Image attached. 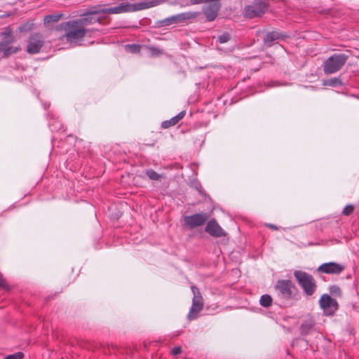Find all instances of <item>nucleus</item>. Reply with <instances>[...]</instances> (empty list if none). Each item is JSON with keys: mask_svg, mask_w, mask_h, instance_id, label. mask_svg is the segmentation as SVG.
I'll return each mask as SVG.
<instances>
[{"mask_svg": "<svg viewBox=\"0 0 359 359\" xmlns=\"http://www.w3.org/2000/svg\"><path fill=\"white\" fill-rule=\"evenodd\" d=\"M161 2V0H145L142 2L133 4H122L116 7L101 8L87 12L82 14L81 18L76 20L83 27L86 28L87 26L96 22L103 24V21L106 19V17L100 16L101 14H116L126 12H134L158 6Z\"/></svg>", "mask_w": 359, "mask_h": 359, "instance_id": "1", "label": "nucleus"}, {"mask_svg": "<svg viewBox=\"0 0 359 359\" xmlns=\"http://www.w3.org/2000/svg\"><path fill=\"white\" fill-rule=\"evenodd\" d=\"M61 25L64 27L65 31L62 37L65 38L67 41L70 43H78L84 39L89 32V29L83 27L76 19L63 22Z\"/></svg>", "mask_w": 359, "mask_h": 359, "instance_id": "2", "label": "nucleus"}, {"mask_svg": "<svg viewBox=\"0 0 359 359\" xmlns=\"http://www.w3.org/2000/svg\"><path fill=\"white\" fill-rule=\"evenodd\" d=\"M274 289L278 298L284 301L297 300L299 296L297 287L291 280H277Z\"/></svg>", "mask_w": 359, "mask_h": 359, "instance_id": "3", "label": "nucleus"}, {"mask_svg": "<svg viewBox=\"0 0 359 359\" xmlns=\"http://www.w3.org/2000/svg\"><path fill=\"white\" fill-rule=\"evenodd\" d=\"M294 276L307 296H312L317 288L313 276L305 271H294Z\"/></svg>", "mask_w": 359, "mask_h": 359, "instance_id": "4", "label": "nucleus"}, {"mask_svg": "<svg viewBox=\"0 0 359 359\" xmlns=\"http://www.w3.org/2000/svg\"><path fill=\"white\" fill-rule=\"evenodd\" d=\"M201 15L199 11H189L179 13L168 18H166L161 21L162 26H170L177 24H189L193 22Z\"/></svg>", "mask_w": 359, "mask_h": 359, "instance_id": "5", "label": "nucleus"}, {"mask_svg": "<svg viewBox=\"0 0 359 359\" xmlns=\"http://www.w3.org/2000/svg\"><path fill=\"white\" fill-rule=\"evenodd\" d=\"M348 60L345 54H334L328 57L323 65V71L326 74H334L341 69Z\"/></svg>", "mask_w": 359, "mask_h": 359, "instance_id": "6", "label": "nucleus"}, {"mask_svg": "<svg viewBox=\"0 0 359 359\" xmlns=\"http://www.w3.org/2000/svg\"><path fill=\"white\" fill-rule=\"evenodd\" d=\"M2 40L0 41V55L4 57H7L18 51V48H14L11 44L14 42L15 39L12 34V31L9 28L5 29L1 33Z\"/></svg>", "mask_w": 359, "mask_h": 359, "instance_id": "7", "label": "nucleus"}, {"mask_svg": "<svg viewBox=\"0 0 359 359\" xmlns=\"http://www.w3.org/2000/svg\"><path fill=\"white\" fill-rule=\"evenodd\" d=\"M269 5L263 0H255L251 5L246 6L244 15L248 18L260 17L265 13Z\"/></svg>", "mask_w": 359, "mask_h": 359, "instance_id": "8", "label": "nucleus"}, {"mask_svg": "<svg viewBox=\"0 0 359 359\" xmlns=\"http://www.w3.org/2000/svg\"><path fill=\"white\" fill-rule=\"evenodd\" d=\"M207 213H196L189 216L183 217L184 226L191 230L195 228L202 226L208 219Z\"/></svg>", "mask_w": 359, "mask_h": 359, "instance_id": "9", "label": "nucleus"}, {"mask_svg": "<svg viewBox=\"0 0 359 359\" xmlns=\"http://www.w3.org/2000/svg\"><path fill=\"white\" fill-rule=\"evenodd\" d=\"M319 304L326 316L334 315L339 308L337 302L326 294L321 296Z\"/></svg>", "mask_w": 359, "mask_h": 359, "instance_id": "10", "label": "nucleus"}, {"mask_svg": "<svg viewBox=\"0 0 359 359\" xmlns=\"http://www.w3.org/2000/svg\"><path fill=\"white\" fill-rule=\"evenodd\" d=\"M43 45L44 40L41 34H32L27 40V52L31 55L39 53Z\"/></svg>", "mask_w": 359, "mask_h": 359, "instance_id": "11", "label": "nucleus"}, {"mask_svg": "<svg viewBox=\"0 0 359 359\" xmlns=\"http://www.w3.org/2000/svg\"><path fill=\"white\" fill-rule=\"evenodd\" d=\"M208 3L210 4L204 6L202 11L206 18V20L212 22L217 18L221 8V4L220 1H209Z\"/></svg>", "mask_w": 359, "mask_h": 359, "instance_id": "12", "label": "nucleus"}, {"mask_svg": "<svg viewBox=\"0 0 359 359\" xmlns=\"http://www.w3.org/2000/svg\"><path fill=\"white\" fill-rule=\"evenodd\" d=\"M345 266L341 264L330 262L324 263L317 268V271L325 274L338 275L344 271Z\"/></svg>", "mask_w": 359, "mask_h": 359, "instance_id": "13", "label": "nucleus"}, {"mask_svg": "<svg viewBox=\"0 0 359 359\" xmlns=\"http://www.w3.org/2000/svg\"><path fill=\"white\" fill-rule=\"evenodd\" d=\"M205 231L211 236L215 238L223 237L226 235L215 219L210 220L207 223Z\"/></svg>", "mask_w": 359, "mask_h": 359, "instance_id": "14", "label": "nucleus"}, {"mask_svg": "<svg viewBox=\"0 0 359 359\" xmlns=\"http://www.w3.org/2000/svg\"><path fill=\"white\" fill-rule=\"evenodd\" d=\"M204 306L203 299H192V304L187 315L189 320L197 318L199 313L203 310Z\"/></svg>", "mask_w": 359, "mask_h": 359, "instance_id": "15", "label": "nucleus"}, {"mask_svg": "<svg viewBox=\"0 0 359 359\" xmlns=\"http://www.w3.org/2000/svg\"><path fill=\"white\" fill-rule=\"evenodd\" d=\"M316 325L315 320L312 318H308L304 320L300 326V332L302 335H307L314 328Z\"/></svg>", "mask_w": 359, "mask_h": 359, "instance_id": "16", "label": "nucleus"}, {"mask_svg": "<svg viewBox=\"0 0 359 359\" xmlns=\"http://www.w3.org/2000/svg\"><path fill=\"white\" fill-rule=\"evenodd\" d=\"M186 111H182L177 115L171 118L170 120L163 121L161 123V127L163 128L166 129L171 126H175L176 124L178 123L180 121H181L184 117Z\"/></svg>", "mask_w": 359, "mask_h": 359, "instance_id": "17", "label": "nucleus"}, {"mask_svg": "<svg viewBox=\"0 0 359 359\" xmlns=\"http://www.w3.org/2000/svg\"><path fill=\"white\" fill-rule=\"evenodd\" d=\"M63 15H64L62 13L47 15L43 18V25L45 26H50L57 23L63 18Z\"/></svg>", "mask_w": 359, "mask_h": 359, "instance_id": "18", "label": "nucleus"}, {"mask_svg": "<svg viewBox=\"0 0 359 359\" xmlns=\"http://www.w3.org/2000/svg\"><path fill=\"white\" fill-rule=\"evenodd\" d=\"M281 38L282 35L280 33L273 31L266 34V36L264 37V42L266 45L271 46L274 41Z\"/></svg>", "mask_w": 359, "mask_h": 359, "instance_id": "19", "label": "nucleus"}, {"mask_svg": "<svg viewBox=\"0 0 359 359\" xmlns=\"http://www.w3.org/2000/svg\"><path fill=\"white\" fill-rule=\"evenodd\" d=\"M126 51L133 53L137 54L140 53L142 49V46L136 43L126 44L124 46Z\"/></svg>", "mask_w": 359, "mask_h": 359, "instance_id": "20", "label": "nucleus"}, {"mask_svg": "<svg viewBox=\"0 0 359 359\" xmlns=\"http://www.w3.org/2000/svg\"><path fill=\"white\" fill-rule=\"evenodd\" d=\"M273 299L269 294H263L259 299V304L265 308H268L272 305Z\"/></svg>", "mask_w": 359, "mask_h": 359, "instance_id": "21", "label": "nucleus"}, {"mask_svg": "<svg viewBox=\"0 0 359 359\" xmlns=\"http://www.w3.org/2000/svg\"><path fill=\"white\" fill-rule=\"evenodd\" d=\"M341 81L338 78H332V79H326V80H324L323 81V84L324 86H340L341 85Z\"/></svg>", "mask_w": 359, "mask_h": 359, "instance_id": "22", "label": "nucleus"}, {"mask_svg": "<svg viewBox=\"0 0 359 359\" xmlns=\"http://www.w3.org/2000/svg\"><path fill=\"white\" fill-rule=\"evenodd\" d=\"M147 48L150 51L151 57H158L162 55L164 53L163 50L158 47L147 46Z\"/></svg>", "mask_w": 359, "mask_h": 359, "instance_id": "23", "label": "nucleus"}, {"mask_svg": "<svg viewBox=\"0 0 359 359\" xmlns=\"http://www.w3.org/2000/svg\"><path fill=\"white\" fill-rule=\"evenodd\" d=\"M147 176L151 180L158 181L162 178V175L158 174L155 170L149 169L146 171Z\"/></svg>", "mask_w": 359, "mask_h": 359, "instance_id": "24", "label": "nucleus"}, {"mask_svg": "<svg viewBox=\"0 0 359 359\" xmlns=\"http://www.w3.org/2000/svg\"><path fill=\"white\" fill-rule=\"evenodd\" d=\"M191 290L194 294L193 299H203L202 294H201L199 289L196 286L191 285Z\"/></svg>", "mask_w": 359, "mask_h": 359, "instance_id": "25", "label": "nucleus"}, {"mask_svg": "<svg viewBox=\"0 0 359 359\" xmlns=\"http://www.w3.org/2000/svg\"><path fill=\"white\" fill-rule=\"evenodd\" d=\"M354 211V206L353 205H347L342 210V214L346 216L351 215Z\"/></svg>", "mask_w": 359, "mask_h": 359, "instance_id": "26", "label": "nucleus"}, {"mask_svg": "<svg viewBox=\"0 0 359 359\" xmlns=\"http://www.w3.org/2000/svg\"><path fill=\"white\" fill-rule=\"evenodd\" d=\"M230 39V36L228 32H224L218 37V41L221 43H226Z\"/></svg>", "mask_w": 359, "mask_h": 359, "instance_id": "27", "label": "nucleus"}, {"mask_svg": "<svg viewBox=\"0 0 359 359\" xmlns=\"http://www.w3.org/2000/svg\"><path fill=\"white\" fill-rule=\"evenodd\" d=\"M330 292L332 294L335 296L341 295V290L337 285H332L330 288Z\"/></svg>", "mask_w": 359, "mask_h": 359, "instance_id": "28", "label": "nucleus"}, {"mask_svg": "<svg viewBox=\"0 0 359 359\" xmlns=\"http://www.w3.org/2000/svg\"><path fill=\"white\" fill-rule=\"evenodd\" d=\"M22 352H18L12 355L6 356L4 359H22Z\"/></svg>", "mask_w": 359, "mask_h": 359, "instance_id": "29", "label": "nucleus"}, {"mask_svg": "<svg viewBox=\"0 0 359 359\" xmlns=\"http://www.w3.org/2000/svg\"><path fill=\"white\" fill-rule=\"evenodd\" d=\"M172 354L173 355H179L182 353V348L181 346H175L172 349L171 351Z\"/></svg>", "mask_w": 359, "mask_h": 359, "instance_id": "30", "label": "nucleus"}, {"mask_svg": "<svg viewBox=\"0 0 359 359\" xmlns=\"http://www.w3.org/2000/svg\"><path fill=\"white\" fill-rule=\"evenodd\" d=\"M6 287H7L6 281L4 278L3 275L0 273V287L6 288Z\"/></svg>", "mask_w": 359, "mask_h": 359, "instance_id": "31", "label": "nucleus"}, {"mask_svg": "<svg viewBox=\"0 0 359 359\" xmlns=\"http://www.w3.org/2000/svg\"><path fill=\"white\" fill-rule=\"evenodd\" d=\"M266 226L272 230H278L279 229V228L278 226H276V225L272 224H266Z\"/></svg>", "mask_w": 359, "mask_h": 359, "instance_id": "32", "label": "nucleus"}, {"mask_svg": "<svg viewBox=\"0 0 359 359\" xmlns=\"http://www.w3.org/2000/svg\"><path fill=\"white\" fill-rule=\"evenodd\" d=\"M19 29L21 31L22 30V27H19Z\"/></svg>", "mask_w": 359, "mask_h": 359, "instance_id": "33", "label": "nucleus"}]
</instances>
